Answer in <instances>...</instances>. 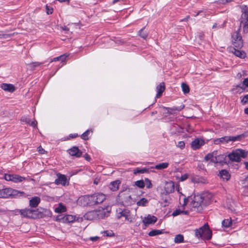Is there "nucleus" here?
Instances as JSON below:
<instances>
[{
    "mask_svg": "<svg viewBox=\"0 0 248 248\" xmlns=\"http://www.w3.org/2000/svg\"><path fill=\"white\" fill-rule=\"evenodd\" d=\"M96 211L97 212V214L98 216L99 219H103L105 217H107L109 216L110 210L108 208H102L99 207L98 209L96 210Z\"/></svg>",
    "mask_w": 248,
    "mask_h": 248,
    "instance_id": "11",
    "label": "nucleus"
},
{
    "mask_svg": "<svg viewBox=\"0 0 248 248\" xmlns=\"http://www.w3.org/2000/svg\"><path fill=\"white\" fill-rule=\"evenodd\" d=\"M144 28H142L139 31L138 35L144 39H146L148 36L147 32L143 31Z\"/></svg>",
    "mask_w": 248,
    "mask_h": 248,
    "instance_id": "38",
    "label": "nucleus"
},
{
    "mask_svg": "<svg viewBox=\"0 0 248 248\" xmlns=\"http://www.w3.org/2000/svg\"><path fill=\"white\" fill-rule=\"evenodd\" d=\"M174 241L175 243H180L184 242V236L183 235L177 234L174 238Z\"/></svg>",
    "mask_w": 248,
    "mask_h": 248,
    "instance_id": "35",
    "label": "nucleus"
},
{
    "mask_svg": "<svg viewBox=\"0 0 248 248\" xmlns=\"http://www.w3.org/2000/svg\"><path fill=\"white\" fill-rule=\"evenodd\" d=\"M244 164L245 165V168L248 170V162H245Z\"/></svg>",
    "mask_w": 248,
    "mask_h": 248,
    "instance_id": "63",
    "label": "nucleus"
},
{
    "mask_svg": "<svg viewBox=\"0 0 248 248\" xmlns=\"http://www.w3.org/2000/svg\"><path fill=\"white\" fill-rule=\"evenodd\" d=\"M181 87L184 93H187L189 92V88L186 83H182Z\"/></svg>",
    "mask_w": 248,
    "mask_h": 248,
    "instance_id": "39",
    "label": "nucleus"
},
{
    "mask_svg": "<svg viewBox=\"0 0 248 248\" xmlns=\"http://www.w3.org/2000/svg\"><path fill=\"white\" fill-rule=\"evenodd\" d=\"M123 216L124 217L125 219L129 222H133V218L128 214H124Z\"/></svg>",
    "mask_w": 248,
    "mask_h": 248,
    "instance_id": "46",
    "label": "nucleus"
},
{
    "mask_svg": "<svg viewBox=\"0 0 248 248\" xmlns=\"http://www.w3.org/2000/svg\"><path fill=\"white\" fill-rule=\"evenodd\" d=\"M90 132V130H87L84 133H83L81 136V138L84 140H87L88 139V135Z\"/></svg>",
    "mask_w": 248,
    "mask_h": 248,
    "instance_id": "45",
    "label": "nucleus"
},
{
    "mask_svg": "<svg viewBox=\"0 0 248 248\" xmlns=\"http://www.w3.org/2000/svg\"><path fill=\"white\" fill-rule=\"evenodd\" d=\"M99 239V237L97 236H94V237H91L89 239L93 241H97Z\"/></svg>",
    "mask_w": 248,
    "mask_h": 248,
    "instance_id": "57",
    "label": "nucleus"
},
{
    "mask_svg": "<svg viewBox=\"0 0 248 248\" xmlns=\"http://www.w3.org/2000/svg\"><path fill=\"white\" fill-rule=\"evenodd\" d=\"M42 64V63H41V62H34L31 63L30 65H31V66H32V67H37V66H40Z\"/></svg>",
    "mask_w": 248,
    "mask_h": 248,
    "instance_id": "54",
    "label": "nucleus"
},
{
    "mask_svg": "<svg viewBox=\"0 0 248 248\" xmlns=\"http://www.w3.org/2000/svg\"><path fill=\"white\" fill-rule=\"evenodd\" d=\"M104 233L106 234V236H113L114 235V233L112 231H105Z\"/></svg>",
    "mask_w": 248,
    "mask_h": 248,
    "instance_id": "53",
    "label": "nucleus"
},
{
    "mask_svg": "<svg viewBox=\"0 0 248 248\" xmlns=\"http://www.w3.org/2000/svg\"><path fill=\"white\" fill-rule=\"evenodd\" d=\"M57 176L58 178L56 179L55 181V184L57 185L61 184L64 186L67 185V179L65 175L61 174H58Z\"/></svg>",
    "mask_w": 248,
    "mask_h": 248,
    "instance_id": "15",
    "label": "nucleus"
},
{
    "mask_svg": "<svg viewBox=\"0 0 248 248\" xmlns=\"http://www.w3.org/2000/svg\"><path fill=\"white\" fill-rule=\"evenodd\" d=\"M245 91V88L237 85L232 89V91L235 93H241Z\"/></svg>",
    "mask_w": 248,
    "mask_h": 248,
    "instance_id": "33",
    "label": "nucleus"
},
{
    "mask_svg": "<svg viewBox=\"0 0 248 248\" xmlns=\"http://www.w3.org/2000/svg\"><path fill=\"white\" fill-rule=\"evenodd\" d=\"M148 203V201L144 198H142L137 202L138 206H146Z\"/></svg>",
    "mask_w": 248,
    "mask_h": 248,
    "instance_id": "31",
    "label": "nucleus"
},
{
    "mask_svg": "<svg viewBox=\"0 0 248 248\" xmlns=\"http://www.w3.org/2000/svg\"><path fill=\"white\" fill-rule=\"evenodd\" d=\"M243 84L246 87H248V78H245L243 81Z\"/></svg>",
    "mask_w": 248,
    "mask_h": 248,
    "instance_id": "56",
    "label": "nucleus"
},
{
    "mask_svg": "<svg viewBox=\"0 0 248 248\" xmlns=\"http://www.w3.org/2000/svg\"><path fill=\"white\" fill-rule=\"evenodd\" d=\"M248 155V152L245 150L237 149L233 151L229 154L228 157L232 161L239 162L241 158H246Z\"/></svg>",
    "mask_w": 248,
    "mask_h": 248,
    "instance_id": "4",
    "label": "nucleus"
},
{
    "mask_svg": "<svg viewBox=\"0 0 248 248\" xmlns=\"http://www.w3.org/2000/svg\"><path fill=\"white\" fill-rule=\"evenodd\" d=\"M210 194L197 195L190 197V208L191 211H200L202 206H206L210 201Z\"/></svg>",
    "mask_w": 248,
    "mask_h": 248,
    "instance_id": "1",
    "label": "nucleus"
},
{
    "mask_svg": "<svg viewBox=\"0 0 248 248\" xmlns=\"http://www.w3.org/2000/svg\"><path fill=\"white\" fill-rule=\"evenodd\" d=\"M157 217L151 215H148L147 216L142 218V221L145 226L150 224H154L157 221Z\"/></svg>",
    "mask_w": 248,
    "mask_h": 248,
    "instance_id": "10",
    "label": "nucleus"
},
{
    "mask_svg": "<svg viewBox=\"0 0 248 248\" xmlns=\"http://www.w3.org/2000/svg\"><path fill=\"white\" fill-rule=\"evenodd\" d=\"M68 153L72 156L79 157L82 155V152L78 147L74 146L68 150Z\"/></svg>",
    "mask_w": 248,
    "mask_h": 248,
    "instance_id": "17",
    "label": "nucleus"
},
{
    "mask_svg": "<svg viewBox=\"0 0 248 248\" xmlns=\"http://www.w3.org/2000/svg\"><path fill=\"white\" fill-rule=\"evenodd\" d=\"M195 236L198 238L209 240L212 236V231L210 229L207 223L205 224L201 228L195 230Z\"/></svg>",
    "mask_w": 248,
    "mask_h": 248,
    "instance_id": "3",
    "label": "nucleus"
},
{
    "mask_svg": "<svg viewBox=\"0 0 248 248\" xmlns=\"http://www.w3.org/2000/svg\"><path fill=\"white\" fill-rule=\"evenodd\" d=\"M41 199L39 197H34L30 200L29 204L31 207H36L40 202Z\"/></svg>",
    "mask_w": 248,
    "mask_h": 248,
    "instance_id": "21",
    "label": "nucleus"
},
{
    "mask_svg": "<svg viewBox=\"0 0 248 248\" xmlns=\"http://www.w3.org/2000/svg\"><path fill=\"white\" fill-rule=\"evenodd\" d=\"M220 3L222 4H226L228 2V0H219Z\"/></svg>",
    "mask_w": 248,
    "mask_h": 248,
    "instance_id": "60",
    "label": "nucleus"
},
{
    "mask_svg": "<svg viewBox=\"0 0 248 248\" xmlns=\"http://www.w3.org/2000/svg\"><path fill=\"white\" fill-rule=\"evenodd\" d=\"M69 136L72 138H75L78 137L77 134H70Z\"/></svg>",
    "mask_w": 248,
    "mask_h": 248,
    "instance_id": "61",
    "label": "nucleus"
},
{
    "mask_svg": "<svg viewBox=\"0 0 248 248\" xmlns=\"http://www.w3.org/2000/svg\"><path fill=\"white\" fill-rule=\"evenodd\" d=\"M37 151L40 154H44L46 152V151L41 146L37 148Z\"/></svg>",
    "mask_w": 248,
    "mask_h": 248,
    "instance_id": "52",
    "label": "nucleus"
},
{
    "mask_svg": "<svg viewBox=\"0 0 248 248\" xmlns=\"http://www.w3.org/2000/svg\"><path fill=\"white\" fill-rule=\"evenodd\" d=\"M66 210V207L62 205V203H59L58 206L56 207L55 209V212L58 213L64 212Z\"/></svg>",
    "mask_w": 248,
    "mask_h": 248,
    "instance_id": "30",
    "label": "nucleus"
},
{
    "mask_svg": "<svg viewBox=\"0 0 248 248\" xmlns=\"http://www.w3.org/2000/svg\"><path fill=\"white\" fill-rule=\"evenodd\" d=\"M242 185L245 187H248V176L243 180Z\"/></svg>",
    "mask_w": 248,
    "mask_h": 248,
    "instance_id": "50",
    "label": "nucleus"
},
{
    "mask_svg": "<svg viewBox=\"0 0 248 248\" xmlns=\"http://www.w3.org/2000/svg\"><path fill=\"white\" fill-rule=\"evenodd\" d=\"M60 61L59 56L57 57L54 58L53 59H52L51 60V62H56V61Z\"/></svg>",
    "mask_w": 248,
    "mask_h": 248,
    "instance_id": "59",
    "label": "nucleus"
},
{
    "mask_svg": "<svg viewBox=\"0 0 248 248\" xmlns=\"http://www.w3.org/2000/svg\"><path fill=\"white\" fill-rule=\"evenodd\" d=\"M68 56H69V55L66 54H64L60 56H59L60 61H61L62 62H64Z\"/></svg>",
    "mask_w": 248,
    "mask_h": 248,
    "instance_id": "51",
    "label": "nucleus"
},
{
    "mask_svg": "<svg viewBox=\"0 0 248 248\" xmlns=\"http://www.w3.org/2000/svg\"><path fill=\"white\" fill-rule=\"evenodd\" d=\"M232 42L236 47H241L243 46V42L240 34L237 32H234L232 35Z\"/></svg>",
    "mask_w": 248,
    "mask_h": 248,
    "instance_id": "8",
    "label": "nucleus"
},
{
    "mask_svg": "<svg viewBox=\"0 0 248 248\" xmlns=\"http://www.w3.org/2000/svg\"><path fill=\"white\" fill-rule=\"evenodd\" d=\"M240 98L241 103H242V105L248 104V94L243 96H241Z\"/></svg>",
    "mask_w": 248,
    "mask_h": 248,
    "instance_id": "41",
    "label": "nucleus"
},
{
    "mask_svg": "<svg viewBox=\"0 0 248 248\" xmlns=\"http://www.w3.org/2000/svg\"><path fill=\"white\" fill-rule=\"evenodd\" d=\"M165 87L164 82L160 83V84L156 87L157 94L156 97H160L162 94L163 92L165 91Z\"/></svg>",
    "mask_w": 248,
    "mask_h": 248,
    "instance_id": "25",
    "label": "nucleus"
},
{
    "mask_svg": "<svg viewBox=\"0 0 248 248\" xmlns=\"http://www.w3.org/2000/svg\"><path fill=\"white\" fill-rule=\"evenodd\" d=\"M228 136H225L220 138H217L214 140V143L215 144H220L221 143H228Z\"/></svg>",
    "mask_w": 248,
    "mask_h": 248,
    "instance_id": "26",
    "label": "nucleus"
},
{
    "mask_svg": "<svg viewBox=\"0 0 248 248\" xmlns=\"http://www.w3.org/2000/svg\"><path fill=\"white\" fill-rule=\"evenodd\" d=\"M147 171L148 170L146 168L140 169L137 168L133 170V173L135 174H137L138 173H144L147 172Z\"/></svg>",
    "mask_w": 248,
    "mask_h": 248,
    "instance_id": "37",
    "label": "nucleus"
},
{
    "mask_svg": "<svg viewBox=\"0 0 248 248\" xmlns=\"http://www.w3.org/2000/svg\"><path fill=\"white\" fill-rule=\"evenodd\" d=\"M96 213H97V212L96 211V210H93V211L88 212L86 214L87 218L89 220L99 219L98 216H97V214Z\"/></svg>",
    "mask_w": 248,
    "mask_h": 248,
    "instance_id": "23",
    "label": "nucleus"
},
{
    "mask_svg": "<svg viewBox=\"0 0 248 248\" xmlns=\"http://www.w3.org/2000/svg\"><path fill=\"white\" fill-rule=\"evenodd\" d=\"M222 226L225 228H228L232 225V221L231 218H227L222 221Z\"/></svg>",
    "mask_w": 248,
    "mask_h": 248,
    "instance_id": "32",
    "label": "nucleus"
},
{
    "mask_svg": "<svg viewBox=\"0 0 248 248\" xmlns=\"http://www.w3.org/2000/svg\"><path fill=\"white\" fill-rule=\"evenodd\" d=\"M84 157L87 161H90V160H91V157L88 154H85L84 155Z\"/></svg>",
    "mask_w": 248,
    "mask_h": 248,
    "instance_id": "58",
    "label": "nucleus"
},
{
    "mask_svg": "<svg viewBox=\"0 0 248 248\" xmlns=\"http://www.w3.org/2000/svg\"><path fill=\"white\" fill-rule=\"evenodd\" d=\"M190 18V16H187L186 17H185L184 19H182L181 21H188V19Z\"/></svg>",
    "mask_w": 248,
    "mask_h": 248,
    "instance_id": "62",
    "label": "nucleus"
},
{
    "mask_svg": "<svg viewBox=\"0 0 248 248\" xmlns=\"http://www.w3.org/2000/svg\"><path fill=\"white\" fill-rule=\"evenodd\" d=\"M176 146L181 149H183L185 147V143L183 141H180L178 142V144L176 145Z\"/></svg>",
    "mask_w": 248,
    "mask_h": 248,
    "instance_id": "47",
    "label": "nucleus"
},
{
    "mask_svg": "<svg viewBox=\"0 0 248 248\" xmlns=\"http://www.w3.org/2000/svg\"><path fill=\"white\" fill-rule=\"evenodd\" d=\"M20 121L22 123H25V124H28L32 126V127H36L37 125V122L36 120L31 121V120L29 118L26 117V116L22 117L20 119Z\"/></svg>",
    "mask_w": 248,
    "mask_h": 248,
    "instance_id": "19",
    "label": "nucleus"
},
{
    "mask_svg": "<svg viewBox=\"0 0 248 248\" xmlns=\"http://www.w3.org/2000/svg\"><path fill=\"white\" fill-rule=\"evenodd\" d=\"M204 140L201 139H195L191 143V147L193 150H197L204 144Z\"/></svg>",
    "mask_w": 248,
    "mask_h": 248,
    "instance_id": "14",
    "label": "nucleus"
},
{
    "mask_svg": "<svg viewBox=\"0 0 248 248\" xmlns=\"http://www.w3.org/2000/svg\"><path fill=\"white\" fill-rule=\"evenodd\" d=\"M230 51L232 52L236 56L242 59L245 58L246 56V54L244 51L236 49L234 47L230 48Z\"/></svg>",
    "mask_w": 248,
    "mask_h": 248,
    "instance_id": "18",
    "label": "nucleus"
},
{
    "mask_svg": "<svg viewBox=\"0 0 248 248\" xmlns=\"http://www.w3.org/2000/svg\"><path fill=\"white\" fill-rule=\"evenodd\" d=\"M187 178H188V175L187 174H185L181 176V177L180 178V181H184L186 180V179H187Z\"/></svg>",
    "mask_w": 248,
    "mask_h": 248,
    "instance_id": "55",
    "label": "nucleus"
},
{
    "mask_svg": "<svg viewBox=\"0 0 248 248\" xmlns=\"http://www.w3.org/2000/svg\"><path fill=\"white\" fill-rule=\"evenodd\" d=\"M164 188V191L162 192V194L167 195L171 193L174 190V184L172 181L166 182Z\"/></svg>",
    "mask_w": 248,
    "mask_h": 248,
    "instance_id": "12",
    "label": "nucleus"
},
{
    "mask_svg": "<svg viewBox=\"0 0 248 248\" xmlns=\"http://www.w3.org/2000/svg\"><path fill=\"white\" fill-rule=\"evenodd\" d=\"M161 233V231L160 230H153L149 232V235L150 236H155Z\"/></svg>",
    "mask_w": 248,
    "mask_h": 248,
    "instance_id": "42",
    "label": "nucleus"
},
{
    "mask_svg": "<svg viewBox=\"0 0 248 248\" xmlns=\"http://www.w3.org/2000/svg\"><path fill=\"white\" fill-rule=\"evenodd\" d=\"M184 106H181L179 107H174L172 108L163 107V108L167 110L168 113L169 114H174L176 111H179L183 109Z\"/></svg>",
    "mask_w": 248,
    "mask_h": 248,
    "instance_id": "22",
    "label": "nucleus"
},
{
    "mask_svg": "<svg viewBox=\"0 0 248 248\" xmlns=\"http://www.w3.org/2000/svg\"><path fill=\"white\" fill-rule=\"evenodd\" d=\"M106 195L97 193L91 195H84L79 197L78 202L83 206H93L103 202L106 199Z\"/></svg>",
    "mask_w": 248,
    "mask_h": 248,
    "instance_id": "2",
    "label": "nucleus"
},
{
    "mask_svg": "<svg viewBox=\"0 0 248 248\" xmlns=\"http://www.w3.org/2000/svg\"><path fill=\"white\" fill-rule=\"evenodd\" d=\"M36 212V210L30 209H25L19 210V212L23 217L29 218H35L34 213Z\"/></svg>",
    "mask_w": 248,
    "mask_h": 248,
    "instance_id": "13",
    "label": "nucleus"
},
{
    "mask_svg": "<svg viewBox=\"0 0 248 248\" xmlns=\"http://www.w3.org/2000/svg\"><path fill=\"white\" fill-rule=\"evenodd\" d=\"M169 166V163L167 162L157 164L155 166V168L156 170H162L167 168Z\"/></svg>",
    "mask_w": 248,
    "mask_h": 248,
    "instance_id": "34",
    "label": "nucleus"
},
{
    "mask_svg": "<svg viewBox=\"0 0 248 248\" xmlns=\"http://www.w3.org/2000/svg\"><path fill=\"white\" fill-rule=\"evenodd\" d=\"M244 112L246 114H248V108L245 109Z\"/></svg>",
    "mask_w": 248,
    "mask_h": 248,
    "instance_id": "64",
    "label": "nucleus"
},
{
    "mask_svg": "<svg viewBox=\"0 0 248 248\" xmlns=\"http://www.w3.org/2000/svg\"><path fill=\"white\" fill-rule=\"evenodd\" d=\"M19 192L10 187H5L0 189V198L6 199L15 197L18 194Z\"/></svg>",
    "mask_w": 248,
    "mask_h": 248,
    "instance_id": "6",
    "label": "nucleus"
},
{
    "mask_svg": "<svg viewBox=\"0 0 248 248\" xmlns=\"http://www.w3.org/2000/svg\"><path fill=\"white\" fill-rule=\"evenodd\" d=\"M135 185L140 188H143L145 186V184L143 180H138L135 182Z\"/></svg>",
    "mask_w": 248,
    "mask_h": 248,
    "instance_id": "40",
    "label": "nucleus"
},
{
    "mask_svg": "<svg viewBox=\"0 0 248 248\" xmlns=\"http://www.w3.org/2000/svg\"><path fill=\"white\" fill-rule=\"evenodd\" d=\"M13 174H6L4 175V179L8 181H12Z\"/></svg>",
    "mask_w": 248,
    "mask_h": 248,
    "instance_id": "49",
    "label": "nucleus"
},
{
    "mask_svg": "<svg viewBox=\"0 0 248 248\" xmlns=\"http://www.w3.org/2000/svg\"><path fill=\"white\" fill-rule=\"evenodd\" d=\"M26 179L25 177L21 176L17 174H13L12 181L14 183L21 182Z\"/></svg>",
    "mask_w": 248,
    "mask_h": 248,
    "instance_id": "29",
    "label": "nucleus"
},
{
    "mask_svg": "<svg viewBox=\"0 0 248 248\" xmlns=\"http://www.w3.org/2000/svg\"><path fill=\"white\" fill-rule=\"evenodd\" d=\"M0 87L4 91L11 93L14 92L16 90L15 86L11 84L2 83L0 85Z\"/></svg>",
    "mask_w": 248,
    "mask_h": 248,
    "instance_id": "20",
    "label": "nucleus"
},
{
    "mask_svg": "<svg viewBox=\"0 0 248 248\" xmlns=\"http://www.w3.org/2000/svg\"><path fill=\"white\" fill-rule=\"evenodd\" d=\"M220 177L224 180H228L230 178V175L228 171L222 170L219 172Z\"/></svg>",
    "mask_w": 248,
    "mask_h": 248,
    "instance_id": "28",
    "label": "nucleus"
},
{
    "mask_svg": "<svg viewBox=\"0 0 248 248\" xmlns=\"http://www.w3.org/2000/svg\"><path fill=\"white\" fill-rule=\"evenodd\" d=\"M75 220V217L70 215H66L64 216L61 215L58 216L56 218V220L60 222L63 223H68L73 222Z\"/></svg>",
    "mask_w": 248,
    "mask_h": 248,
    "instance_id": "9",
    "label": "nucleus"
},
{
    "mask_svg": "<svg viewBox=\"0 0 248 248\" xmlns=\"http://www.w3.org/2000/svg\"><path fill=\"white\" fill-rule=\"evenodd\" d=\"M241 26L243 27V31L248 32V7L243 6L242 7V15L241 16Z\"/></svg>",
    "mask_w": 248,
    "mask_h": 248,
    "instance_id": "5",
    "label": "nucleus"
},
{
    "mask_svg": "<svg viewBox=\"0 0 248 248\" xmlns=\"http://www.w3.org/2000/svg\"><path fill=\"white\" fill-rule=\"evenodd\" d=\"M216 155V151H214L211 153L208 154L205 157L204 159L208 161H210L211 162L215 163V156Z\"/></svg>",
    "mask_w": 248,
    "mask_h": 248,
    "instance_id": "27",
    "label": "nucleus"
},
{
    "mask_svg": "<svg viewBox=\"0 0 248 248\" xmlns=\"http://www.w3.org/2000/svg\"><path fill=\"white\" fill-rule=\"evenodd\" d=\"M143 181L145 184V186H146L147 188H150L152 187L151 181L149 179L145 178Z\"/></svg>",
    "mask_w": 248,
    "mask_h": 248,
    "instance_id": "43",
    "label": "nucleus"
},
{
    "mask_svg": "<svg viewBox=\"0 0 248 248\" xmlns=\"http://www.w3.org/2000/svg\"><path fill=\"white\" fill-rule=\"evenodd\" d=\"M120 183V180L113 181L110 183L109 187L111 190L116 191L118 189Z\"/></svg>",
    "mask_w": 248,
    "mask_h": 248,
    "instance_id": "24",
    "label": "nucleus"
},
{
    "mask_svg": "<svg viewBox=\"0 0 248 248\" xmlns=\"http://www.w3.org/2000/svg\"><path fill=\"white\" fill-rule=\"evenodd\" d=\"M17 33L16 32H14L13 33H10V34H0V38H9L11 36H15V35H16Z\"/></svg>",
    "mask_w": 248,
    "mask_h": 248,
    "instance_id": "44",
    "label": "nucleus"
},
{
    "mask_svg": "<svg viewBox=\"0 0 248 248\" xmlns=\"http://www.w3.org/2000/svg\"><path fill=\"white\" fill-rule=\"evenodd\" d=\"M227 155L223 154H219L217 151H216L215 156V163H222L226 162Z\"/></svg>",
    "mask_w": 248,
    "mask_h": 248,
    "instance_id": "16",
    "label": "nucleus"
},
{
    "mask_svg": "<svg viewBox=\"0 0 248 248\" xmlns=\"http://www.w3.org/2000/svg\"><path fill=\"white\" fill-rule=\"evenodd\" d=\"M46 9L47 15L51 14L53 13V9L51 7H49L47 5L46 6Z\"/></svg>",
    "mask_w": 248,
    "mask_h": 248,
    "instance_id": "48",
    "label": "nucleus"
},
{
    "mask_svg": "<svg viewBox=\"0 0 248 248\" xmlns=\"http://www.w3.org/2000/svg\"><path fill=\"white\" fill-rule=\"evenodd\" d=\"M242 135H238L237 136H228V138L229 139H228V142L229 141H237V140H240L242 138Z\"/></svg>",
    "mask_w": 248,
    "mask_h": 248,
    "instance_id": "36",
    "label": "nucleus"
},
{
    "mask_svg": "<svg viewBox=\"0 0 248 248\" xmlns=\"http://www.w3.org/2000/svg\"><path fill=\"white\" fill-rule=\"evenodd\" d=\"M188 199L184 198L183 203L182 205L179 206L178 209H176L172 213V215L173 217H176L180 215H188L189 211L186 210L185 206L187 204Z\"/></svg>",
    "mask_w": 248,
    "mask_h": 248,
    "instance_id": "7",
    "label": "nucleus"
}]
</instances>
